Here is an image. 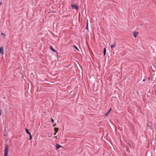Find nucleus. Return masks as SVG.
Here are the masks:
<instances>
[{"instance_id":"obj_27","label":"nucleus","mask_w":156,"mask_h":156,"mask_svg":"<svg viewBox=\"0 0 156 156\" xmlns=\"http://www.w3.org/2000/svg\"><path fill=\"white\" fill-rule=\"evenodd\" d=\"M4 98V99H5V97H4V98Z\"/></svg>"},{"instance_id":"obj_19","label":"nucleus","mask_w":156,"mask_h":156,"mask_svg":"<svg viewBox=\"0 0 156 156\" xmlns=\"http://www.w3.org/2000/svg\"><path fill=\"white\" fill-rule=\"evenodd\" d=\"M56 126V124H54L53 125V126Z\"/></svg>"},{"instance_id":"obj_1","label":"nucleus","mask_w":156,"mask_h":156,"mask_svg":"<svg viewBox=\"0 0 156 156\" xmlns=\"http://www.w3.org/2000/svg\"><path fill=\"white\" fill-rule=\"evenodd\" d=\"M8 146L7 145L5 146L4 156H7L8 153Z\"/></svg>"},{"instance_id":"obj_14","label":"nucleus","mask_w":156,"mask_h":156,"mask_svg":"<svg viewBox=\"0 0 156 156\" xmlns=\"http://www.w3.org/2000/svg\"><path fill=\"white\" fill-rule=\"evenodd\" d=\"M87 30H88V20H87Z\"/></svg>"},{"instance_id":"obj_13","label":"nucleus","mask_w":156,"mask_h":156,"mask_svg":"<svg viewBox=\"0 0 156 156\" xmlns=\"http://www.w3.org/2000/svg\"><path fill=\"white\" fill-rule=\"evenodd\" d=\"M1 35H3L4 36V38H5V34L2 33L1 34Z\"/></svg>"},{"instance_id":"obj_4","label":"nucleus","mask_w":156,"mask_h":156,"mask_svg":"<svg viewBox=\"0 0 156 156\" xmlns=\"http://www.w3.org/2000/svg\"><path fill=\"white\" fill-rule=\"evenodd\" d=\"M116 45V43L115 42H114L113 44H112L111 45V46H110L111 48H114L115 46Z\"/></svg>"},{"instance_id":"obj_25","label":"nucleus","mask_w":156,"mask_h":156,"mask_svg":"<svg viewBox=\"0 0 156 156\" xmlns=\"http://www.w3.org/2000/svg\"><path fill=\"white\" fill-rule=\"evenodd\" d=\"M145 79H143V81H145Z\"/></svg>"},{"instance_id":"obj_15","label":"nucleus","mask_w":156,"mask_h":156,"mask_svg":"<svg viewBox=\"0 0 156 156\" xmlns=\"http://www.w3.org/2000/svg\"><path fill=\"white\" fill-rule=\"evenodd\" d=\"M73 47H74L76 49H77L78 51H79L78 49V48L76 46H73Z\"/></svg>"},{"instance_id":"obj_22","label":"nucleus","mask_w":156,"mask_h":156,"mask_svg":"<svg viewBox=\"0 0 156 156\" xmlns=\"http://www.w3.org/2000/svg\"><path fill=\"white\" fill-rule=\"evenodd\" d=\"M2 2H0V5H1Z\"/></svg>"},{"instance_id":"obj_3","label":"nucleus","mask_w":156,"mask_h":156,"mask_svg":"<svg viewBox=\"0 0 156 156\" xmlns=\"http://www.w3.org/2000/svg\"><path fill=\"white\" fill-rule=\"evenodd\" d=\"M4 48L2 47L0 48V54L3 55L4 54Z\"/></svg>"},{"instance_id":"obj_11","label":"nucleus","mask_w":156,"mask_h":156,"mask_svg":"<svg viewBox=\"0 0 156 156\" xmlns=\"http://www.w3.org/2000/svg\"><path fill=\"white\" fill-rule=\"evenodd\" d=\"M109 112H108L107 113H106L105 114V116H107L109 114Z\"/></svg>"},{"instance_id":"obj_7","label":"nucleus","mask_w":156,"mask_h":156,"mask_svg":"<svg viewBox=\"0 0 156 156\" xmlns=\"http://www.w3.org/2000/svg\"><path fill=\"white\" fill-rule=\"evenodd\" d=\"M55 131L56 133H57L58 130V128L57 127H55L54 128Z\"/></svg>"},{"instance_id":"obj_12","label":"nucleus","mask_w":156,"mask_h":156,"mask_svg":"<svg viewBox=\"0 0 156 156\" xmlns=\"http://www.w3.org/2000/svg\"><path fill=\"white\" fill-rule=\"evenodd\" d=\"M32 139V135L31 134H30V138H29V140H31Z\"/></svg>"},{"instance_id":"obj_16","label":"nucleus","mask_w":156,"mask_h":156,"mask_svg":"<svg viewBox=\"0 0 156 156\" xmlns=\"http://www.w3.org/2000/svg\"><path fill=\"white\" fill-rule=\"evenodd\" d=\"M51 122L53 123L54 122V120L52 118H51Z\"/></svg>"},{"instance_id":"obj_10","label":"nucleus","mask_w":156,"mask_h":156,"mask_svg":"<svg viewBox=\"0 0 156 156\" xmlns=\"http://www.w3.org/2000/svg\"><path fill=\"white\" fill-rule=\"evenodd\" d=\"M25 130L27 133H29V132H30L29 131L28 129H26Z\"/></svg>"},{"instance_id":"obj_17","label":"nucleus","mask_w":156,"mask_h":156,"mask_svg":"<svg viewBox=\"0 0 156 156\" xmlns=\"http://www.w3.org/2000/svg\"><path fill=\"white\" fill-rule=\"evenodd\" d=\"M2 115V110L1 108H0V115Z\"/></svg>"},{"instance_id":"obj_21","label":"nucleus","mask_w":156,"mask_h":156,"mask_svg":"<svg viewBox=\"0 0 156 156\" xmlns=\"http://www.w3.org/2000/svg\"><path fill=\"white\" fill-rule=\"evenodd\" d=\"M55 137L56 139H57V136H55Z\"/></svg>"},{"instance_id":"obj_20","label":"nucleus","mask_w":156,"mask_h":156,"mask_svg":"<svg viewBox=\"0 0 156 156\" xmlns=\"http://www.w3.org/2000/svg\"><path fill=\"white\" fill-rule=\"evenodd\" d=\"M128 144L130 146H131V145H130V144H129V143H128Z\"/></svg>"},{"instance_id":"obj_9","label":"nucleus","mask_w":156,"mask_h":156,"mask_svg":"<svg viewBox=\"0 0 156 156\" xmlns=\"http://www.w3.org/2000/svg\"><path fill=\"white\" fill-rule=\"evenodd\" d=\"M50 49L53 51L54 52H56V51L55 49H54L52 46H50Z\"/></svg>"},{"instance_id":"obj_6","label":"nucleus","mask_w":156,"mask_h":156,"mask_svg":"<svg viewBox=\"0 0 156 156\" xmlns=\"http://www.w3.org/2000/svg\"><path fill=\"white\" fill-rule=\"evenodd\" d=\"M56 150H58L59 147H62V146L59 145L58 144H56Z\"/></svg>"},{"instance_id":"obj_8","label":"nucleus","mask_w":156,"mask_h":156,"mask_svg":"<svg viewBox=\"0 0 156 156\" xmlns=\"http://www.w3.org/2000/svg\"><path fill=\"white\" fill-rule=\"evenodd\" d=\"M106 49L105 48H104V51H103V53H104V56H105L106 54Z\"/></svg>"},{"instance_id":"obj_5","label":"nucleus","mask_w":156,"mask_h":156,"mask_svg":"<svg viewBox=\"0 0 156 156\" xmlns=\"http://www.w3.org/2000/svg\"><path fill=\"white\" fill-rule=\"evenodd\" d=\"M133 34L134 37H136L137 35L138 34V33L134 32L133 33Z\"/></svg>"},{"instance_id":"obj_18","label":"nucleus","mask_w":156,"mask_h":156,"mask_svg":"<svg viewBox=\"0 0 156 156\" xmlns=\"http://www.w3.org/2000/svg\"><path fill=\"white\" fill-rule=\"evenodd\" d=\"M111 108H110L108 112H109V113L111 111Z\"/></svg>"},{"instance_id":"obj_2","label":"nucleus","mask_w":156,"mask_h":156,"mask_svg":"<svg viewBox=\"0 0 156 156\" xmlns=\"http://www.w3.org/2000/svg\"><path fill=\"white\" fill-rule=\"evenodd\" d=\"M71 6L73 9H75L77 10H78L79 9L78 6L76 4H72Z\"/></svg>"},{"instance_id":"obj_26","label":"nucleus","mask_w":156,"mask_h":156,"mask_svg":"<svg viewBox=\"0 0 156 156\" xmlns=\"http://www.w3.org/2000/svg\"><path fill=\"white\" fill-rule=\"evenodd\" d=\"M150 78H148V80H150Z\"/></svg>"},{"instance_id":"obj_24","label":"nucleus","mask_w":156,"mask_h":156,"mask_svg":"<svg viewBox=\"0 0 156 156\" xmlns=\"http://www.w3.org/2000/svg\"><path fill=\"white\" fill-rule=\"evenodd\" d=\"M30 135V134H31V133L29 132V133H28Z\"/></svg>"},{"instance_id":"obj_23","label":"nucleus","mask_w":156,"mask_h":156,"mask_svg":"<svg viewBox=\"0 0 156 156\" xmlns=\"http://www.w3.org/2000/svg\"><path fill=\"white\" fill-rule=\"evenodd\" d=\"M56 132H55V133H54V135H55V134H56Z\"/></svg>"}]
</instances>
